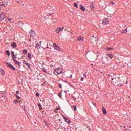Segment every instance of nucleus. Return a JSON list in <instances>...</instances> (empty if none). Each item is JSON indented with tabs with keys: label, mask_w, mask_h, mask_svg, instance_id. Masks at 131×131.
<instances>
[{
	"label": "nucleus",
	"mask_w": 131,
	"mask_h": 131,
	"mask_svg": "<svg viewBox=\"0 0 131 131\" xmlns=\"http://www.w3.org/2000/svg\"><path fill=\"white\" fill-rule=\"evenodd\" d=\"M102 112H103V114L106 115V114L107 113V110H106L104 107H102Z\"/></svg>",
	"instance_id": "nucleus-12"
},
{
	"label": "nucleus",
	"mask_w": 131,
	"mask_h": 131,
	"mask_svg": "<svg viewBox=\"0 0 131 131\" xmlns=\"http://www.w3.org/2000/svg\"><path fill=\"white\" fill-rule=\"evenodd\" d=\"M5 64H6V65H7L9 67V68H10L11 69H12V70L17 71V69L15 68L13 65L11 64L10 63H9L8 62H5Z\"/></svg>",
	"instance_id": "nucleus-5"
},
{
	"label": "nucleus",
	"mask_w": 131,
	"mask_h": 131,
	"mask_svg": "<svg viewBox=\"0 0 131 131\" xmlns=\"http://www.w3.org/2000/svg\"><path fill=\"white\" fill-rule=\"evenodd\" d=\"M95 37H95V36H93L92 37H91V39H93H93H94V38L95 39Z\"/></svg>",
	"instance_id": "nucleus-35"
},
{
	"label": "nucleus",
	"mask_w": 131,
	"mask_h": 131,
	"mask_svg": "<svg viewBox=\"0 0 131 131\" xmlns=\"http://www.w3.org/2000/svg\"><path fill=\"white\" fill-rule=\"evenodd\" d=\"M47 49H49V47H47Z\"/></svg>",
	"instance_id": "nucleus-49"
},
{
	"label": "nucleus",
	"mask_w": 131,
	"mask_h": 131,
	"mask_svg": "<svg viewBox=\"0 0 131 131\" xmlns=\"http://www.w3.org/2000/svg\"><path fill=\"white\" fill-rule=\"evenodd\" d=\"M36 96L37 97H39V93H37L36 94Z\"/></svg>",
	"instance_id": "nucleus-31"
},
{
	"label": "nucleus",
	"mask_w": 131,
	"mask_h": 131,
	"mask_svg": "<svg viewBox=\"0 0 131 131\" xmlns=\"http://www.w3.org/2000/svg\"><path fill=\"white\" fill-rule=\"evenodd\" d=\"M111 4H112V5H114V2H111Z\"/></svg>",
	"instance_id": "nucleus-39"
},
{
	"label": "nucleus",
	"mask_w": 131,
	"mask_h": 131,
	"mask_svg": "<svg viewBox=\"0 0 131 131\" xmlns=\"http://www.w3.org/2000/svg\"><path fill=\"white\" fill-rule=\"evenodd\" d=\"M125 31L126 32H127V28H126V29H125Z\"/></svg>",
	"instance_id": "nucleus-38"
},
{
	"label": "nucleus",
	"mask_w": 131,
	"mask_h": 131,
	"mask_svg": "<svg viewBox=\"0 0 131 131\" xmlns=\"http://www.w3.org/2000/svg\"><path fill=\"white\" fill-rule=\"evenodd\" d=\"M54 71H55L54 73H57L58 75L61 74V73H62V68H61L55 69Z\"/></svg>",
	"instance_id": "nucleus-3"
},
{
	"label": "nucleus",
	"mask_w": 131,
	"mask_h": 131,
	"mask_svg": "<svg viewBox=\"0 0 131 131\" xmlns=\"http://www.w3.org/2000/svg\"><path fill=\"white\" fill-rule=\"evenodd\" d=\"M119 79H120V82L118 85V86H122V85H123V84L124 83V82L126 80V79H127V78L125 76H123L122 77L119 78Z\"/></svg>",
	"instance_id": "nucleus-1"
},
{
	"label": "nucleus",
	"mask_w": 131,
	"mask_h": 131,
	"mask_svg": "<svg viewBox=\"0 0 131 131\" xmlns=\"http://www.w3.org/2000/svg\"><path fill=\"white\" fill-rule=\"evenodd\" d=\"M15 97L17 99H21V97L17 95H15Z\"/></svg>",
	"instance_id": "nucleus-27"
},
{
	"label": "nucleus",
	"mask_w": 131,
	"mask_h": 131,
	"mask_svg": "<svg viewBox=\"0 0 131 131\" xmlns=\"http://www.w3.org/2000/svg\"><path fill=\"white\" fill-rule=\"evenodd\" d=\"M5 53L6 55H8V56H10V51L9 50H6Z\"/></svg>",
	"instance_id": "nucleus-18"
},
{
	"label": "nucleus",
	"mask_w": 131,
	"mask_h": 131,
	"mask_svg": "<svg viewBox=\"0 0 131 131\" xmlns=\"http://www.w3.org/2000/svg\"><path fill=\"white\" fill-rule=\"evenodd\" d=\"M112 80H114V79L113 78H111Z\"/></svg>",
	"instance_id": "nucleus-47"
},
{
	"label": "nucleus",
	"mask_w": 131,
	"mask_h": 131,
	"mask_svg": "<svg viewBox=\"0 0 131 131\" xmlns=\"http://www.w3.org/2000/svg\"><path fill=\"white\" fill-rule=\"evenodd\" d=\"M14 103H17V100H14Z\"/></svg>",
	"instance_id": "nucleus-36"
},
{
	"label": "nucleus",
	"mask_w": 131,
	"mask_h": 131,
	"mask_svg": "<svg viewBox=\"0 0 131 131\" xmlns=\"http://www.w3.org/2000/svg\"><path fill=\"white\" fill-rule=\"evenodd\" d=\"M83 76H84L85 78H86V76H85V74H84Z\"/></svg>",
	"instance_id": "nucleus-40"
},
{
	"label": "nucleus",
	"mask_w": 131,
	"mask_h": 131,
	"mask_svg": "<svg viewBox=\"0 0 131 131\" xmlns=\"http://www.w3.org/2000/svg\"><path fill=\"white\" fill-rule=\"evenodd\" d=\"M59 88H62V85H59Z\"/></svg>",
	"instance_id": "nucleus-44"
},
{
	"label": "nucleus",
	"mask_w": 131,
	"mask_h": 131,
	"mask_svg": "<svg viewBox=\"0 0 131 131\" xmlns=\"http://www.w3.org/2000/svg\"><path fill=\"white\" fill-rule=\"evenodd\" d=\"M41 43H42L41 41H40V45H41Z\"/></svg>",
	"instance_id": "nucleus-45"
},
{
	"label": "nucleus",
	"mask_w": 131,
	"mask_h": 131,
	"mask_svg": "<svg viewBox=\"0 0 131 131\" xmlns=\"http://www.w3.org/2000/svg\"><path fill=\"white\" fill-rule=\"evenodd\" d=\"M4 19H5V16L4 14H3V13H2L0 15V21H2V20H4Z\"/></svg>",
	"instance_id": "nucleus-13"
},
{
	"label": "nucleus",
	"mask_w": 131,
	"mask_h": 131,
	"mask_svg": "<svg viewBox=\"0 0 131 131\" xmlns=\"http://www.w3.org/2000/svg\"><path fill=\"white\" fill-rule=\"evenodd\" d=\"M107 56L110 58V59H112V58L114 57V55H113L112 54H108Z\"/></svg>",
	"instance_id": "nucleus-16"
},
{
	"label": "nucleus",
	"mask_w": 131,
	"mask_h": 131,
	"mask_svg": "<svg viewBox=\"0 0 131 131\" xmlns=\"http://www.w3.org/2000/svg\"><path fill=\"white\" fill-rule=\"evenodd\" d=\"M83 37L82 36H79L77 39V41H80V40L83 41Z\"/></svg>",
	"instance_id": "nucleus-11"
},
{
	"label": "nucleus",
	"mask_w": 131,
	"mask_h": 131,
	"mask_svg": "<svg viewBox=\"0 0 131 131\" xmlns=\"http://www.w3.org/2000/svg\"><path fill=\"white\" fill-rule=\"evenodd\" d=\"M16 55H13V56H12V60L14 61V62L15 61H16Z\"/></svg>",
	"instance_id": "nucleus-19"
},
{
	"label": "nucleus",
	"mask_w": 131,
	"mask_h": 131,
	"mask_svg": "<svg viewBox=\"0 0 131 131\" xmlns=\"http://www.w3.org/2000/svg\"><path fill=\"white\" fill-rule=\"evenodd\" d=\"M63 30H64V28L59 27L56 29V31L57 33H60V32L63 31Z\"/></svg>",
	"instance_id": "nucleus-8"
},
{
	"label": "nucleus",
	"mask_w": 131,
	"mask_h": 131,
	"mask_svg": "<svg viewBox=\"0 0 131 131\" xmlns=\"http://www.w3.org/2000/svg\"><path fill=\"white\" fill-rule=\"evenodd\" d=\"M19 103H21V101H19Z\"/></svg>",
	"instance_id": "nucleus-48"
},
{
	"label": "nucleus",
	"mask_w": 131,
	"mask_h": 131,
	"mask_svg": "<svg viewBox=\"0 0 131 131\" xmlns=\"http://www.w3.org/2000/svg\"><path fill=\"white\" fill-rule=\"evenodd\" d=\"M28 58L31 59V54L30 53H28Z\"/></svg>",
	"instance_id": "nucleus-23"
},
{
	"label": "nucleus",
	"mask_w": 131,
	"mask_h": 131,
	"mask_svg": "<svg viewBox=\"0 0 131 131\" xmlns=\"http://www.w3.org/2000/svg\"><path fill=\"white\" fill-rule=\"evenodd\" d=\"M24 64H25L26 66H28L29 69H30L31 68L30 64L28 63V62L24 63Z\"/></svg>",
	"instance_id": "nucleus-15"
},
{
	"label": "nucleus",
	"mask_w": 131,
	"mask_h": 131,
	"mask_svg": "<svg viewBox=\"0 0 131 131\" xmlns=\"http://www.w3.org/2000/svg\"><path fill=\"white\" fill-rule=\"evenodd\" d=\"M42 70L44 72H47V70H46V69H45L44 68H43Z\"/></svg>",
	"instance_id": "nucleus-30"
},
{
	"label": "nucleus",
	"mask_w": 131,
	"mask_h": 131,
	"mask_svg": "<svg viewBox=\"0 0 131 131\" xmlns=\"http://www.w3.org/2000/svg\"><path fill=\"white\" fill-rule=\"evenodd\" d=\"M26 62V61H25V60L23 61V63L24 64V63Z\"/></svg>",
	"instance_id": "nucleus-41"
},
{
	"label": "nucleus",
	"mask_w": 131,
	"mask_h": 131,
	"mask_svg": "<svg viewBox=\"0 0 131 131\" xmlns=\"http://www.w3.org/2000/svg\"><path fill=\"white\" fill-rule=\"evenodd\" d=\"M97 57H99V55H97Z\"/></svg>",
	"instance_id": "nucleus-53"
},
{
	"label": "nucleus",
	"mask_w": 131,
	"mask_h": 131,
	"mask_svg": "<svg viewBox=\"0 0 131 131\" xmlns=\"http://www.w3.org/2000/svg\"><path fill=\"white\" fill-rule=\"evenodd\" d=\"M74 6L75 7H76V8H77V3H74Z\"/></svg>",
	"instance_id": "nucleus-28"
},
{
	"label": "nucleus",
	"mask_w": 131,
	"mask_h": 131,
	"mask_svg": "<svg viewBox=\"0 0 131 131\" xmlns=\"http://www.w3.org/2000/svg\"><path fill=\"white\" fill-rule=\"evenodd\" d=\"M70 77H71V78H72V75H70Z\"/></svg>",
	"instance_id": "nucleus-42"
},
{
	"label": "nucleus",
	"mask_w": 131,
	"mask_h": 131,
	"mask_svg": "<svg viewBox=\"0 0 131 131\" xmlns=\"http://www.w3.org/2000/svg\"><path fill=\"white\" fill-rule=\"evenodd\" d=\"M8 21H12V19L9 18V19H8Z\"/></svg>",
	"instance_id": "nucleus-37"
},
{
	"label": "nucleus",
	"mask_w": 131,
	"mask_h": 131,
	"mask_svg": "<svg viewBox=\"0 0 131 131\" xmlns=\"http://www.w3.org/2000/svg\"><path fill=\"white\" fill-rule=\"evenodd\" d=\"M3 75H5V71L2 69H0Z\"/></svg>",
	"instance_id": "nucleus-20"
},
{
	"label": "nucleus",
	"mask_w": 131,
	"mask_h": 131,
	"mask_svg": "<svg viewBox=\"0 0 131 131\" xmlns=\"http://www.w3.org/2000/svg\"><path fill=\"white\" fill-rule=\"evenodd\" d=\"M42 48H45V47H43V46L42 45Z\"/></svg>",
	"instance_id": "nucleus-51"
},
{
	"label": "nucleus",
	"mask_w": 131,
	"mask_h": 131,
	"mask_svg": "<svg viewBox=\"0 0 131 131\" xmlns=\"http://www.w3.org/2000/svg\"><path fill=\"white\" fill-rule=\"evenodd\" d=\"M20 38H21V36L20 35V34L16 33L14 36V40H16L17 41V40H19Z\"/></svg>",
	"instance_id": "nucleus-6"
},
{
	"label": "nucleus",
	"mask_w": 131,
	"mask_h": 131,
	"mask_svg": "<svg viewBox=\"0 0 131 131\" xmlns=\"http://www.w3.org/2000/svg\"><path fill=\"white\" fill-rule=\"evenodd\" d=\"M91 40H92V42H96V37H95V39L94 38H93V39H91Z\"/></svg>",
	"instance_id": "nucleus-22"
},
{
	"label": "nucleus",
	"mask_w": 131,
	"mask_h": 131,
	"mask_svg": "<svg viewBox=\"0 0 131 131\" xmlns=\"http://www.w3.org/2000/svg\"><path fill=\"white\" fill-rule=\"evenodd\" d=\"M53 46L54 50H56L58 52H61V48L58 45H57L56 43H53Z\"/></svg>",
	"instance_id": "nucleus-4"
},
{
	"label": "nucleus",
	"mask_w": 131,
	"mask_h": 131,
	"mask_svg": "<svg viewBox=\"0 0 131 131\" xmlns=\"http://www.w3.org/2000/svg\"><path fill=\"white\" fill-rule=\"evenodd\" d=\"M14 62L15 63V64H16V65H17V66H20V65H21V63H20L17 60H14Z\"/></svg>",
	"instance_id": "nucleus-14"
},
{
	"label": "nucleus",
	"mask_w": 131,
	"mask_h": 131,
	"mask_svg": "<svg viewBox=\"0 0 131 131\" xmlns=\"http://www.w3.org/2000/svg\"><path fill=\"white\" fill-rule=\"evenodd\" d=\"M29 33H30V37H35V32L34 31L31 30Z\"/></svg>",
	"instance_id": "nucleus-7"
},
{
	"label": "nucleus",
	"mask_w": 131,
	"mask_h": 131,
	"mask_svg": "<svg viewBox=\"0 0 131 131\" xmlns=\"http://www.w3.org/2000/svg\"><path fill=\"white\" fill-rule=\"evenodd\" d=\"M124 128H125V126H124Z\"/></svg>",
	"instance_id": "nucleus-52"
},
{
	"label": "nucleus",
	"mask_w": 131,
	"mask_h": 131,
	"mask_svg": "<svg viewBox=\"0 0 131 131\" xmlns=\"http://www.w3.org/2000/svg\"><path fill=\"white\" fill-rule=\"evenodd\" d=\"M2 93H4V92H2Z\"/></svg>",
	"instance_id": "nucleus-54"
},
{
	"label": "nucleus",
	"mask_w": 131,
	"mask_h": 131,
	"mask_svg": "<svg viewBox=\"0 0 131 131\" xmlns=\"http://www.w3.org/2000/svg\"><path fill=\"white\" fill-rule=\"evenodd\" d=\"M11 53H12L13 56H15V54H14V51H12Z\"/></svg>",
	"instance_id": "nucleus-33"
},
{
	"label": "nucleus",
	"mask_w": 131,
	"mask_h": 131,
	"mask_svg": "<svg viewBox=\"0 0 131 131\" xmlns=\"http://www.w3.org/2000/svg\"><path fill=\"white\" fill-rule=\"evenodd\" d=\"M127 83H128V82H127V81H126V84H127Z\"/></svg>",
	"instance_id": "nucleus-43"
},
{
	"label": "nucleus",
	"mask_w": 131,
	"mask_h": 131,
	"mask_svg": "<svg viewBox=\"0 0 131 131\" xmlns=\"http://www.w3.org/2000/svg\"><path fill=\"white\" fill-rule=\"evenodd\" d=\"M83 79H84L83 77H81L80 78L81 81H83Z\"/></svg>",
	"instance_id": "nucleus-32"
},
{
	"label": "nucleus",
	"mask_w": 131,
	"mask_h": 131,
	"mask_svg": "<svg viewBox=\"0 0 131 131\" xmlns=\"http://www.w3.org/2000/svg\"><path fill=\"white\" fill-rule=\"evenodd\" d=\"M72 109H73V110H74V111H76V110H77L76 106H72Z\"/></svg>",
	"instance_id": "nucleus-24"
},
{
	"label": "nucleus",
	"mask_w": 131,
	"mask_h": 131,
	"mask_svg": "<svg viewBox=\"0 0 131 131\" xmlns=\"http://www.w3.org/2000/svg\"><path fill=\"white\" fill-rule=\"evenodd\" d=\"M58 97H59V98H62V93L60 92L59 93Z\"/></svg>",
	"instance_id": "nucleus-26"
},
{
	"label": "nucleus",
	"mask_w": 131,
	"mask_h": 131,
	"mask_svg": "<svg viewBox=\"0 0 131 131\" xmlns=\"http://www.w3.org/2000/svg\"><path fill=\"white\" fill-rule=\"evenodd\" d=\"M0 3H2V4H0V6L6 7L8 5V0H0Z\"/></svg>",
	"instance_id": "nucleus-2"
},
{
	"label": "nucleus",
	"mask_w": 131,
	"mask_h": 131,
	"mask_svg": "<svg viewBox=\"0 0 131 131\" xmlns=\"http://www.w3.org/2000/svg\"><path fill=\"white\" fill-rule=\"evenodd\" d=\"M43 43H46V41H45V42H44Z\"/></svg>",
	"instance_id": "nucleus-50"
},
{
	"label": "nucleus",
	"mask_w": 131,
	"mask_h": 131,
	"mask_svg": "<svg viewBox=\"0 0 131 131\" xmlns=\"http://www.w3.org/2000/svg\"><path fill=\"white\" fill-rule=\"evenodd\" d=\"M93 105H94V106H96V103H95V104L93 103Z\"/></svg>",
	"instance_id": "nucleus-46"
},
{
	"label": "nucleus",
	"mask_w": 131,
	"mask_h": 131,
	"mask_svg": "<svg viewBox=\"0 0 131 131\" xmlns=\"http://www.w3.org/2000/svg\"><path fill=\"white\" fill-rule=\"evenodd\" d=\"M23 54H27V50H24L23 51Z\"/></svg>",
	"instance_id": "nucleus-25"
},
{
	"label": "nucleus",
	"mask_w": 131,
	"mask_h": 131,
	"mask_svg": "<svg viewBox=\"0 0 131 131\" xmlns=\"http://www.w3.org/2000/svg\"><path fill=\"white\" fill-rule=\"evenodd\" d=\"M80 9L83 12L85 11V7H83L82 5H80Z\"/></svg>",
	"instance_id": "nucleus-10"
},
{
	"label": "nucleus",
	"mask_w": 131,
	"mask_h": 131,
	"mask_svg": "<svg viewBox=\"0 0 131 131\" xmlns=\"http://www.w3.org/2000/svg\"><path fill=\"white\" fill-rule=\"evenodd\" d=\"M38 107H39V109H40V110H41V109H42V106H41V105L40 104H38Z\"/></svg>",
	"instance_id": "nucleus-21"
},
{
	"label": "nucleus",
	"mask_w": 131,
	"mask_h": 131,
	"mask_svg": "<svg viewBox=\"0 0 131 131\" xmlns=\"http://www.w3.org/2000/svg\"><path fill=\"white\" fill-rule=\"evenodd\" d=\"M103 23L104 24H108L109 23V21L108 20V19L105 18L103 19Z\"/></svg>",
	"instance_id": "nucleus-9"
},
{
	"label": "nucleus",
	"mask_w": 131,
	"mask_h": 131,
	"mask_svg": "<svg viewBox=\"0 0 131 131\" xmlns=\"http://www.w3.org/2000/svg\"><path fill=\"white\" fill-rule=\"evenodd\" d=\"M11 47L12 48H16V47H17V44H16V43L11 44Z\"/></svg>",
	"instance_id": "nucleus-17"
},
{
	"label": "nucleus",
	"mask_w": 131,
	"mask_h": 131,
	"mask_svg": "<svg viewBox=\"0 0 131 131\" xmlns=\"http://www.w3.org/2000/svg\"><path fill=\"white\" fill-rule=\"evenodd\" d=\"M16 94H17V95H19V91H16Z\"/></svg>",
	"instance_id": "nucleus-34"
},
{
	"label": "nucleus",
	"mask_w": 131,
	"mask_h": 131,
	"mask_svg": "<svg viewBox=\"0 0 131 131\" xmlns=\"http://www.w3.org/2000/svg\"><path fill=\"white\" fill-rule=\"evenodd\" d=\"M107 50H108V51H110V50H113V48H107Z\"/></svg>",
	"instance_id": "nucleus-29"
}]
</instances>
